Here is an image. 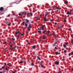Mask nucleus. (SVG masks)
I'll return each mask as SVG.
<instances>
[{"instance_id":"0e129e2a","label":"nucleus","mask_w":73,"mask_h":73,"mask_svg":"<svg viewBox=\"0 0 73 73\" xmlns=\"http://www.w3.org/2000/svg\"><path fill=\"white\" fill-rule=\"evenodd\" d=\"M30 44V43H28V44Z\"/></svg>"},{"instance_id":"aec40b11","label":"nucleus","mask_w":73,"mask_h":73,"mask_svg":"<svg viewBox=\"0 0 73 73\" xmlns=\"http://www.w3.org/2000/svg\"><path fill=\"white\" fill-rule=\"evenodd\" d=\"M35 47H36V45H34L32 46V48H35Z\"/></svg>"},{"instance_id":"7c9ffc66","label":"nucleus","mask_w":73,"mask_h":73,"mask_svg":"<svg viewBox=\"0 0 73 73\" xmlns=\"http://www.w3.org/2000/svg\"><path fill=\"white\" fill-rule=\"evenodd\" d=\"M25 26L26 27H27L28 26V25L27 23L25 24Z\"/></svg>"},{"instance_id":"c9c22d12","label":"nucleus","mask_w":73,"mask_h":73,"mask_svg":"<svg viewBox=\"0 0 73 73\" xmlns=\"http://www.w3.org/2000/svg\"><path fill=\"white\" fill-rule=\"evenodd\" d=\"M73 52H71V55H73Z\"/></svg>"},{"instance_id":"49530a36","label":"nucleus","mask_w":73,"mask_h":73,"mask_svg":"<svg viewBox=\"0 0 73 73\" xmlns=\"http://www.w3.org/2000/svg\"><path fill=\"white\" fill-rule=\"evenodd\" d=\"M70 55H71V53H69V56H70Z\"/></svg>"},{"instance_id":"c85d7f7f","label":"nucleus","mask_w":73,"mask_h":73,"mask_svg":"<svg viewBox=\"0 0 73 73\" xmlns=\"http://www.w3.org/2000/svg\"><path fill=\"white\" fill-rule=\"evenodd\" d=\"M31 65H32V66H34V63H32Z\"/></svg>"},{"instance_id":"f257e3e1","label":"nucleus","mask_w":73,"mask_h":73,"mask_svg":"<svg viewBox=\"0 0 73 73\" xmlns=\"http://www.w3.org/2000/svg\"><path fill=\"white\" fill-rule=\"evenodd\" d=\"M41 16V15H38V17H36V20H40V17Z\"/></svg>"},{"instance_id":"dca6fc26","label":"nucleus","mask_w":73,"mask_h":73,"mask_svg":"<svg viewBox=\"0 0 73 73\" xmlns=\"http://www.w3.org/2000/svg\"><path fill=\"white\" fill-rule=\"evenodd\" d=\"M37 58L39 60H41V59H40V57H39V56H37Z\"/></svg>"},{"instance_id":"052dcab7","label":"nucleus","mask_w":73,"mask_h":73,"mask_svg":"<svg viewBox=\"0 0 73 73\" xmlns=\"http://www.w3.org/2000/svg\"><path fill=\"white\" fill-rule=\"evenodd\" d=\"M72 71H73V68H72Z\"/></svg>"},{"instance_id":"0eeeda50","label":"nucleus","mask_w":73,"mask_h":73,"mask_svg":"<svg viewBox=\"0 0 73 73\" xmlns=\"http://www.w3.org/2000/svg\"><path fill=\"white\" fill-rule=\"evenodd\" d=\"M43 40H45V38H46V36L44 35L43 36Z\"/></svg>"},{"instance_id":"f704fd0d","label":"nucleus","mask_w":73,"mask_h":73,"mask_svg":"<svg viewBox=\"0 0 73 73\" xmlns=\"http://www.w3.org/2000/svg\"><path fill=\"white\" fill-rule=\"evenodd\" d=\"M12 40H15V39L14 38H12Z\"/></svg>"},{"instance_id":"de8ad7c7","label":"nucleus","mask_w":73,"mask_h":73,"mask_svg":"<svg viewBox=\"0 0 73 73\" xmlns=\"http://www.w3.org/2000/svg\"><path fill=\"white\" fill-rule=\"evenodd\" d=\"M55 49H57V47H55Z\"/></svg>"},{"instance_id":"37998d69","label":"nucleus","mask_w":73,"mask_h":73,"mask_svg":"<svg viewBox=\"0 0 73 73\" xmlns=\"http://www.w3.org/2000/svg\"><path fill=\"white\" fill-rule=\"evenodd\" d=\"M71 28H70L69 29V31H71Z\"/></svg>"},{"instance_id":"412c9836","label":"nucleus","mask_w":73,"mask_h":73,"mask_svg":"<svg viewBox=\"0 0 73 73\" xmlns=\"http://www.w3.org/2000/svg\"><path fill=\"white\" fill-rule=\"evenodd\" d=\"M58 54V52H56V55H57Z\"/></svg>"},{"instance_id":"774afa93","label":"nucleus","mask_w":73,"mask_h":73,"mask_svg":"<svg viewBox=\"0 0 73 73\" xmlns=\"http://www.w3.org/2000/svg\"><path fill=\"white\" fill-rule=\"evenodd\" d=\"M40 73H42V72H41Z\"/></svg>"},{"instance_id":"4d7b16f0","label":"nucleus","mask_w":73,"mask_h":73,"mask_svg":"<svg viewBox=\"0 0 73 73\" xmlns=\"http://www.w3.org/2000/svg\"><path fill=\"white\" fill-rule=\"evenodd\" d=\"M3 73V72H0V73Z\"/></svg>"},{"instance_id":"4be33fe9","label":"nucleus","mask_w":73,"mask_h":73,"mask_svg":"<svg viewBox=\"0 0 73 73\" xmlns=\"http://www.w3.org/2000/svg\"><path fill=\"white\" fill-rule=\"evenodd\" d=\"M63 46L64 48H66V45H65V44L63 45Z\"/></svg>"},{"instance_id":"58836bf2","label":"nucleus","mask_w":73,"mask_h":73,"mask_svg":"<svg viewBox=\"0 0 73 73\" xmlns=\"http://www.w3.org/2000/svg\"><path fill=\"white\" fill-rule=\"evenodd\" d=\"M10 25L11 24H10V23H8V26H10Z\"/></svg>"},{"instance_id":"338daca9","label":"nucleus","mask_w":73,"mask_h":73,"mask_svg":"<svg viewBox=\"0 0 73 73\" xmlns=\"http://www.w3.org/2000/svg\"><path fill=\"white\" fill-rule=\"evenodd\" d=\"M3 14H1V15H3Z\"/></svg>"},{"instance_id":"c756f323","label":"nucleus","mask_w":73,"mask_h":73,"mask_svg":"<svg viewBox=\"0 0 73 73\" xmlns=\"http://www.w3.org/2000/svg\"><path fill=\"white\" fill-rule=\"evenodd\" d=\"M50 21H54V19H51L50 20Z\"/></svg>"},{"instance_id":"9d476101","label":"nucleus","mask_w":73,"mask_h":73,"mask_svg":"<svg viewBox=\"0 0 73 73\" xmlns=\"http://www.w3.org/2000/svg\"><path fill=\"white\" fill-rule=\"evenodd\" d=\"M56 8L54 9H53V10L52 11V13H54V10H56Z\"/></svg>"},{"instance_id":"79ce46f5","label":"nucleus","mask_w":73,"mask_h":73,"mask_svg":"<svg viewBox=\"0 0 73 73\" xmlns=\"http://www.w3.org/2000/svg\"><path fill=\"white\" fill-rule=\"evenodd\" d=\"M51 10V9H48V11H50Z\"/></svg>"},{"instance_id":"f8f14e48","label":"nucleus","mask_w":73,"mask_h":73,"mask_svg":"<svg viewBox=\"0 0 73 73\" xmlns=\"http://www.w3.org/2000/svg\"><path fill=\"white\" fill-rule=\"evenodd\" d=\"M29 15L30 16H33V15H32V13H29Z\"/></svg>"},{"instance_id":"f3484780","label":"nucleus","mask_w":73,"mask_h":73,"mask_svg":"<svg viewBox=\"0 0 73 73\" xmlns=\"http://www.w3.org/2000/svg\"><path fill=\"white\" fill-rule=\"evenodd\" d=\"M66 45H68V44H69V43H68V42H66L65 43Z\"/></svg>"},{"instance_id":"bf43d9fd","label":"nucleus","mask_w":73,"mask_h":73,"mask_svg":"<svg viewBox=\"0 0 73 73\" xmlns=\"http://www.w3.org/2000/svg\"><path fill=\"white\" fill-rule=\"evenodd\" d=\"M9 65H11V63H9Z\"/></svg>"},{"instance_id":"69168bd1","label":"nucleus","mask_w":73,"mask_h":73,"mask_svg":"<svg viewBox=\"0 0 73 73\" xmlns=\"http://www.w3.org/2000/svg\"><path fill=\"white\" fill-rule=\"evenodd\" d=\"M21 1H21H20H20Z\"/></svg>"},{"instance_id":"ddd939ff","label":"nucleus","mask_w":73,"mask_h":73,"mask_svg":"<svg viewBox=\"0 0 73 73\" xmlns=\"http://www.w3.org/2000/svg\"><path fill=\"white\" fill-rule=\"evenodd\" d=\"M18 33H20V32H15V34H16V35H18Z\"/></svg>"},{"instance_id":"e2e57ef3","label":"nucleus","mask_w":73,"mask_h":73,"mask_svg":"<svg viewBox=\"0 0 73 73\" xmlns=\"http://www.w3.org/2000/svg\"><path fill=\"white\" fill-rule=\"evenodd\" d=\"M56 11H57V12H58V10H56Z\"/></svg>"},{"instance_id":"680f3d73","label":"nucleus","mask_w":73,"mask_h":73,"mask_svg":"<svg viewBox=\"0 0 73 73\" xmlns=\"http://www.w3.org/2000/svg\"><path fill=\"white\" fill-rule=\"evenodd\" d=\"M62 27H63L62 28H63V27H64V25H62Z\"/></svg>"},{"instance_id":"72a5a7b5","label":"nucleus","mask_w":73,"mask_h":73,"mask_svg":"<svg viewBox=\"0 0 73 73\" xmlns=\"http://www.w3.org/2000/svg\"><path fill=\"white\" fill-rule=\"evenodd\" d=\"M8 69V68L7 67H6V68L5 69V70H7Z\"/></svg>"},{"instance_id":"09e8293b","label":"nucleus","mask_w":73,"mask_h":73,"mask_svg":"<svg viewBox=\"0 0 73 73\" xmlns=\"http://www.w3.org/2000/svg\"><path fill=\"white\" fill-rule=\"evenodd\" d=\"M4 65H7V64H6V63H5L4 64Z\"/></svg>"},{"instance_id":"4c0bfd02","label":"nucleus","mask_w":73,"mask_h":73,"mask_svg":"<svg viewBox=\"0 0 73 73\" xmlns=\"http://www.w3.org/2000/svg\"><path fill=\"white\" fill-rule=\"evenodd\" d=\"M23 62L22 61H20V63H21V64H22V63H23Z\"/></svg>"},{"instance_id":"603ef678","label":"nucleus","mask_w":73,"mask_h":73,"mask_svg":"<svg viewBox=\"0 0 73 73\" xmlns=\"http://www.w3.org/2000/svg\"><path fill=\"white\" fill-rule=\"evenodd\" d=\"M71 37H73V34L71 35Z\"/></svg>"},{"instance_id":"6ab92c4d","label":"nucleus","mask_w":73,"mask_h":73,"mask_svg":"<svg viewBox=\"0 0 73 73\" xmlns=\"http://www.w3.org/2000/svg\"><path fill=\"white\" fill-rule=\"evenodd\" d=\"M40 29H44V27H40Z\"/></svg>"},{"instance_id":"3c124183","label":"nucleus","mask_w":73,"mask_h":73,"mask_svg":"<svg viewBox=\"0 0 73 73\" xmlns=\"http://www.w3.org/2000/svg\"><path fill=\"white\" fill-rule=\"evenodd\" d=\"M47 32H48V33H50V31H48Z\"/></svg>"},{"instance_id":"e433bc0d","label":"nucleus","mask_w":73,"mask_h":73,"mask_svg":"<svg viewBox=\"0 0 73 73\" xmlns=\"http://www.w3.org/2000/svg\"><path fill=\"white\" fill-rule=\"evenodd\" d=\"M62 28L61 26H60V27H58V29H60V28Z\"/></svg>"},{"instance_id":"a211bd4d","label":"nucleus","mask_w":73,"mask_h":73,"mask_svg":"<svg viewBox=\"0 0 73 73\" xmlns=\"http://www.w3.org/2000/svg\"><path fill=\"white\" fill-rule=\"evenodd\" d=\"M56 42H55L54 44H53V46H55V45H56Z\"/></svg>"},{"instance_id":"7ed1b4c3","label":"nucleus","mask_w":73,"mask_h":73,"mask_svg":"<svg viewBox=\"0 0 73 73\" xmlns=\"http://www.w3.org/2000/svg\"><path fill=\"white\" fill-rule=\"evenodd\" d=\"M55 63L56 65H58V64H59V62L56 61L55 62Z\"/></svg>"},{"instance_id":"39448f33","label":"nucleus","mask_w":73,"mask_h":73,"mask_svg":"<svg viewBox=\"0 0 73 73\" xmlns=\"http://www.w3.org/2000/svg\"><path fill=\"white\" fill-rule=\"evenodd\" d=\"M67 15H71L72 14V13L71 12H69V11H68L67 13H66Z\"/></svg>"},{"instance_id":"a18cd8bd","label":"nucleus","mask_w":73,"mask_h":73,"mask_svg":"<svg viewBox=\"0 0 73 73\" xmlns=\"http://www.w3.org/2000/svg\"><path fill=\"white\" fill-rule=\"evenodd\" d=\"M73 40H71V42L72 44H73Z\"/></svg>"},{"instance_id":"4468645a","label":"nucleus","mask_w":73,"mask_h":73,"mask_svg":"<svg viewBox=\"0 0 73 73\" xmlns=\"http://www.w3.org/2000/svg\"><path fill=\"white\" fill-rule=\"evenodd\" d=\"M68 1H66L64 2V4H68Z\"/></svg>"},{"instance_id":"6e6d98bb","label":"nucleus","mask_w":73,"mask_h":73,"mask_svg":"<svg viewBox=\"0 0 73 73\" xmlns=\"http://www.w3.org/2000/svg\"><path fill=\"white\" fill-rule=\"evenodd\" d=\"M55 25H56V24H57V23H55Z\"/></svg>"},{"instance_id":"1a4fd4ad","label":"nucleus","mask_w":73,"mask_h":73,"mask_svg":"<svg viewBox=\"0 0 73 73\" xmlns=\"http://www.w3.org/2000/svg\"><path fill=\"white\" fill-rule=\"evenodd\" d=\"M26 23H28V22L29 21V20H28L27 19H26Z\"/></svg>"},{"instance_id":"cd10ccee","label":"nucleus","mask_w":73,"mask_h":73,"mask_svg":"<svg viewBox=\"0 0 73 73\" xmlns=\"http://www.w3.org/2000/svg\"><path fill=\"white\" fill-rule=\"evenodd\" d=\"M67 51H66V50H64V53H66V52H67Z\"/></svg>"},{"instance_id":"9b49d317","label":"nucleus","mask_w":73,"mask_h":73,"mask_svg":"<svg viewBox=\"0 0 73 73\" xmlns=\"http://www.w3.org/2000/svg\"><path fill=\"white\" fill-rule=\"evenodd\" d=\"M44 21H46V17L44 18Z\"/></svg>"},{"instance_id":"2f4dec72","label":"nucleus","mask_w":73,"mask_h":73,"mask_svg":"<svg viewBox=\"0 0 73 73\" xmlns=\"http://www.w3.org/2000/svg\"><path fill=\"white\" fill-rule=\"evenodd\" d=\"M46 32V31H43V33L44 34V33H45V32Z\"/></svg>"},{"instance_id":"f03ea898","label":"nucleus","mask_w":73,"mask_h":73,"mask_svg":"<svg viewBox=\"0 0 73 73\" xmlns=\"http://www.w3.org/2000/svg\"><path fill=\"white\" fill-rule=\"evenodd\" d=\"M10 47H11V49H10V50H11L12 51L13 50V46H12V44H11V45L10 46Z\"/></svg>"},{"instance_id":"5fc2aeb1","label":"nucleus","mask_w":73,"mask_h":73,"mask_svg":"<svg viewBox=\"0 0 73 73\" xmlns=\"http://www.w3.org/2000/svg\"><path fill=\"white\" fill-rule=\"evenodd\" d=\"M72 11H73V10H70V12H72Z\"/></svg>"},{"instance_id":"20e7f679","label":"nucleus","mask_w":73,"mask_h":73,"mask_svg":"<svg viewBox=\"0 0 73 73\" xmlns=\"http://www.w3.org/2000/svg\"><path fill=\"white\" fill-rule=\"evenodd\" d=\"M3 9H4V8L3 7H1L0 8V11H3Z\"/></svg>"},{"instance_id":"8fccbe9b","label":"nucleus","mask_w":73,"mask_h":73,"mask_svg":"<svg viewBox=\"0 0 73 73\" xmlns=\"http://www.w3.org/2000/svg\"><path fill=\"white\" fill-rule=\"evenodd\" d=\"M19 16H21V14L20 13L19 14Z\"/></svg>"},{"instance_id":"5701e85b","label":"nucleus","mask_w":73,"mask_h":73,"mask_svg":"<svg viewBox=\"0 0 73 73\" xmlns=\"http://www.w3.org/2000/svg\"><path fill=\"white\" fill-rule=\"evenodd\" d=\"M41 67H42V68H44V66L42 64L41 65Z\"/></svg>"},{"instance_id":"ea45409f","label":"nucleus","mask_w":73,"mask_h":73,"mask_svg":"<svg viewBox=\"0 0 73 73\" xmlns=\"http://www.w3.org/2000/svg\"><path fill=\"white\" fill-rule=\"evenodd\" d=\"M38 30H41V28H40V29L38 28Z\"/></svg>"},{"instance_id":"473e14b6","label":"nucleus","mask_w":73,"mask_h":73,"mask_svg":"<svg viewBox=\"0 0 73 73\" xmlns=\"http://www.w3.org/2000/svg\"><path fill=\"white\" fill-rule=\"evenodd\" d=\"M7 65H8V66H11V65H10L9 63L7 64Z\"/></svg>"},{"instance_id":"a878e982","label":"nucleus","mask_w":73,"mask_h":73,"mask_svg":"<svg viewBox=\"0 0 73 73\" xmlns=\"http://www.w3.org/2000/svg\"><path fill=\"white\" fill-rule=\"evenodd\" d=\"M25 35V34H22L21 35V36H24Z\"/></svg>"},{"instance_id":"864d4df0","label":"nucleus","mask_w":73,"mask_h":73,"mask_svg":"<svg viewBox=\"0 0 73 73\" xmlns=\"http://www.w3.org/2000/svg\"><path fill=\"white\" fill-rule=\"evenodd\" d=\"M22 23H23V24H25V22H23Z\"/></svg>"},{"instance_id":"a19ab883","label":"nucleus","mask_w":73,"mask_h":73,"mask_svg":"<svg viewBox=\"0 0 73 73\" xmlns=\"http://www.w3.org/2000/svg\"><path fill=\"white\" fill-rule=\"evenodd\" d=\"M11 16V15L9 14V15H8V17H9V16Z\"/></svg>"},{"instance_id":"bb28decb","label":"nucleus","mask_w":73,"mask_h":73,"mask_svg":"<svg viewBox=\"0 0 73 73\" xmlns=\"http://www.w3.org/2000/svg\"><path fill=\"white\" fill-rule=\"evenodd\" d=\"M6 43H7V42H4L3 43V45H4V44H6Z\"/></svg>"},{"instance_id":"2eb2a0df","label":"nucleus","mask_w":73,"mask_h":73,"mask_svg":"<svg viewBox=\"0 0 73 73\" xmlns=\"http://www.w3.org/2000/svg\"><path fill=\"white\" fill-rule=\"evenodd\" d=\"M2 69H5V67L4 66H3L2 67Z\"/></svg>"},{"instance_id":"b1692460","label":"nucleus","mask_w":73,"mask_h":73,"mask_svg":"<svg viewBox=\"0 0 73 73\" xmlns=\"http://www.w3.org/2000/svg\"><path fill=\"white\" fill-rule=\"evenodd\" d=\"M16 71L15 70V71H13L12 73H16Z\"/></svg>"},{"instance_id":"393cba45","label":"nucleus","mask_w":73,"mask_h":73,"mask_svg":"<svg viewBox=\"0 0 73 73\" xmlns=\"http://www.w3.org/2000/svg\"><path fill=\"white\" fill-rule=\"evenodd\" d=\"M38 33H40L41 32V31H38Z\"/></svg>"},{"instance_id":"423d86ee","label":"nucleus","mask_w":73,"mask_h":73,"mask_svg":"<svg viewBox=\"0 0 73 73\" xmlns=\"http://www.w3.org/2000/svg\"><path fill=\"white\" fill-rule=\"evenodd\" d=\"M48 15V12H46L45 13V17H46V16H47V15Z\"/></svg>"},{"instance_id":"6e6552de","label":"nucleus","mask_w":73,"mask_h":73,"mask_svg":"<svg viewBox=\"0 0 73 73\" xmlns=\"http://www.w3.org/2000/svg\"><path fill=\"white\" fill-rule=\"evenodd\" d=\"M32 27H31V25L30 24L29 25V27H28V29H29L30 28H31Z\"/></svg>"},{"instance_id":"13d9d810","label":"nucleus","mask_w":73,"mask_h":73,"mask_svg":"<svg viewBox=\"0 0 73 73\" xmlns=\"http://www.w3.org/2000/svg\"><path fill=\"white\" fill-rule=\"evenodd\" d=\"M64 21H65V22H66V20H64Z\"/></svg>"},{"instance_id":"c03bdc74","label":"nucleus","mask_w":73,"mask_h":73,"mask_svg":"<svg viewBox=\"0 0 73 73\" xmlns=\"http://www.w3.org/2000/svg\"><path fill=\"white\" fill-rule=\"evenodd\" d=\"M61 71H59L58 73H61Z\"/></svg>"}]
</instances>
